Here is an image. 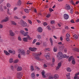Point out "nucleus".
Segmentation results:
<instances>
[{"instance_id":"1","label":"nucleus","mask_w":79,"mask_h":79,"mask_svg":"<svg viewBox=\"0 0 79 79\" xmlns=\"http://www.w3.org/2000/svg\"><path fill=\"white\" fill-rule=\"evenodd\" d=\"M41 55H42V52H40V54H36V53H34L33 54V56H34L35 57V59H36V60H39V61H41L42 60L39 58V56H40Z\"/></svg>"},{"instance_id":"2","label":"nucleus","mask_w":79,"mask_h":79,"mask_svg":"<svg viewBox=\"0 0 79 79\" xmlns=\"http://www.w3.org/2000/svg\"><path fill=\"white\" fill-rule=\"evenodd\" d=\"M20 24L22 27H26L27 26V24L26 22L23 20H21Z\"/></svg>"},{"instance_id":"3","label":"nucleus","mask_w":79,"mask_h":79,"mask_svg":"<svg viewBox=\"0 0 79 79\" xmlns=\"http://www.w3.org/2000/svg\"><path fill=\"white\" fill-rule=\"evenodd\" d=\"M29 50H27V54L31 53V52H35L36 50H37V49L35 48H32L31 47H30L29 48Z\"/></svg>"},{"instance_id":"4","label":"nucleus","mask_w":79,"mask_h":79,"mask_svg":"<svg viewBox=\"0 0 79 79\" xmlns=\"http://www.w3.org/2000/svg\"><path fill=\"white\" fill-rule=\"evenodd\" d=\"M20 32L21 34L23 35V36H27V34H28V32H26L25 33V32L23 30L20 31Z\"/></svg>"},{"instance_id":"5","label":"nucleus","mask_w":79,"mask_h":79,"mask_svg":"<svg viewBox=\"0 0 79 79\" xmlns=\"http://www.w3.org/2000/svg\"><path fill=\"white\" fill-rule=\"evenodd\" d=\"M58 57V59L60 60V58H61L62 57H63V54H62V53L61 52H59L58 53V55H57Z\"/></svg>"},{"instance_id":"6","label":"nucleus","mask_w":79,"mask_h":79,"mask_svg":"<svg viewBox=\"0 0 79 79\" xmlns=\"http://www.w3.org/2000/svg\"><path fill=\"white\" fill-rule=\"evenodd\" d=\"M19 53H21V55H25V54H26V52H25L24 50L23 51L22 50L19 49Z\"/></svg>"},{"instance_id":"7","label":"nucleus","mask_w":79,"mask_h":79,"mask_svg":"<svg viewBox=\"0 0 79 79\" xmlns=\"http://www.w3.org/2000/svg\"><path fill=\"white\" fill-rule=\"evenodd\" d=\"M65 9L67 10H71V7L68 4H66L65 7Z\"/></svg>"},{"instance_id":"8","label":"nucleus","mask_w":79,"mask_h":79,"mask_svg":"<svg viewBox=\"0 0 79 79\" xmlns=\"http://www.w3.org/2000/svg\"><path fill=\"white\" fill-rule=\"evenodd\" d=\"M37 30L38 32H40V33H41V32L43 31V29H42V28L41 27H38V28Z\"/></svg>"},{"instance_id":"9","label":"nucleus","mask_w":79,"mask_h":79,"mask_svg":"<svg viewBox=\"0 0 79 79\" xmlns=\"http://www.w3.org/2000/svg\"><path fill=\"white\" fill-rule=\"evenodd\" d=\"M64 16L65 19H68L69 18V15L67 14H64Z\"/></svg>"},{"instance_id":"10","label":"nucleus","mask_w":79,"mask_h":79,"mask_svg":"<svg viewBox=\"0 0 79 79\" xmlns=\"http://www.w3.org/2000/svg\"><path fill=\"white\" fill-rule=\"evenodd\" d=\"M17 77L18 78H21V73H18L17 74Z\"/></svg>"},{"instance_id":"11","label":"nucleus","mask_w":79,"mask_h":79,"mask_svg":"<svg viewBox=\"0 0 79 79\" xmlns=\"http://www.w3.org/2000/svg\"><path fill=\"white\" fill-rule=\"evenodd\" d=\"M35 73H32L31 74V77L32 79H35Z\"/></svg>"},{"instance_id":"12","label":"nucleus","mask_w":79,"mask_h":79,"mask_svg":"<svg viewBox=\"0 0 79 79\" xmlns=\"http://www.w3.org/2000/svg\"><path fill=\"white\" fill-rule=\"evenodd\" d=\"M9 33L10 35L12 36V37L14 36V34L13 33V31L11 30H10L9 31Z\"/></svg>"},{"instance_id":"13","label":"nucleus","mask_w":79,"mask_h":79,"mask_svg":"<svg viewBox=\"0 0 79 79\" xmlns=\"http://www.w3.org/2000/svg\"><path fill=\"white\" fill-rule=\"evenodd\" d=\"M45 57L47 60H48V59H50V53H48V54L45 56Z\"/></svg>"},{"instance_id":"14","label":"nucleus","mask_w":79,"mask_h":79,"mask_svg":"<svg viewBox=\"0 0 79 79\" xmlns=\"http://www.w3.org/2000/svg\"><path fill=\"white\" fill-rule=\"evenodd\" d=\"M18 71H21L22 70V67H18L17 69Z\"/></svg>"},{"instance_id":"15","label":"nucleus","mask_w":79,"mask_h":79,"mask_svg":"<svg viewBox=\"0 0 79 79\" xmlns=\"http://www.w3.org/2000/svg\"><path fill=\"white\" fill-rule=\"evenodd\" d=\"M41 74L43 76V77H44V78H45V77H45V72L44 71L42 72Z\"/></svg>"},{"instance_id":"16","label":"nucleus","mask_w":79,"mask_h":79,"mask_svg":"<svg viewBox=\"0 0 79 79\" xmlns=\"http://www.w3.org/2000/svg\"><path fill=\"white\" fill-rule=\"evenodd\" d=\"M4 53H5L6 55H10V53L8 52V51H6L4 50Z\"/></svg>"},{"instance_id":"17","label":"nucleus","mask_w":79,"mask_h":79,"mask_svg":"<svg viewBox=\"0 0 79 79\" xmlns=\"http://www.w3.org/2000/svg\"><path fill=\"white\" fill-rule=\"evenodd\" d=\"M74 50L75 52H79V48H75L74 49Z\"/></svg>"},{"instance_id":"18","label":"nucleus","mask_w":79,"mask_h":79,"mask_svg":"<svg viewBox=\"0 0 79 79\" xmlns=\"http://www.w3.org/2000/svg\"><path fill=\"white\" fill-rule=\"evenodd\" d=\"M24 11L26 13H29V10L27 9H25Z\"/></svg>"},{"instance_id":"19","label":"nucleus","mask_w":79,"mask_h":79,"mask_svg":"<svg viewBox=\"0 0 79 79\" xmlns=\"http://www.w3.org/2000/svg\"><path fill=\"white\" fill-rule=\"evenodd\" d=\"M8 20V18H6V19H3L2 20V23H3V22H6Z\"/></svg>"},{"instance_id":"20","label":"nucleus","mask_w":79,"mask_h":79,"mask_svg":"<svg viewBox=\"0 0 79 79\" xmlns=\"http://www.w3.org/2000/svg\"><path fill=\"white\" fill-rule=\"evenodd\" d=\"M67 71L68 72H71V69L69 67L67 68L66 69Z\"/></svg>"},{"instance_id":"21","label":"nucleus","mask_w":79,"mask_h":79,"mask_svg":"<svg viewBox=\"0 0 79 79\" xmlns=\"http://www.w3.org/2000/svg\"><path fill=\"white\" fill-rule=\"evenodd\" d=\"M59 77V76H58V75H57V74H55L54 75V78H55V79H58V78Z\"/></svg>"},{"instance_id":"22","label":"nucleus","mask_w":79,"mask_h":79,"mask_svg":"<svg viewBox=\"0 0 79 79\" xmlns=\"http://www.w3.org/2000/svg\"><path fill=\"white\" fill-rule=\"evenodd\" d=\"M23 40L24 42H27V38H24L23 39Z\"/></svg>"},{"instance_id":"23","label":"nucleus","mask_w":79,"mask_h":79,"mask_svg":"<svg viewBox=\"0 0 79 79\" xmlns=\"http://www.w3.org/2000/svg\"><path fill=\"white\" fill-rule=\"evenodd\" d=\"M73 37L75 39H78V36H77V35H74Z\"/></svg>"},{"instance_id":"24","label":"nucleus","mask_w":79,"mask_h":79,"mask_svg":"<svg viewBox=\"0 0 79 79\" xmlns=\"http://www.w3.org/2000/svg\"><path fill=\"white\" fill-rule=\"evenodd\" d=\"M73 57V56H72L69 58L68 61L69 62H70V61H71V59H72V58Z\"/></svg>"},{"instance_id":"25","label":"nucleus","mask_w":79,"mask_h":79,"mask_svg":"<svg viewBox=\"0 0 79 79\" xmlns=\"http://www.w3.org/2000/svg\"><path fill=\"white\" fill-rule=\"evenodd\" d=\"M21 0L19 1L18 2V5L19 6H20L21 5Z\"/></svg>"},{"instance_id":"26","label":"nucleus","mask_w":79,"mask_h":79,"mask_svg":"<svg viewBox=\"0 0 79 79\" xmlns=\"http://www.w3.org/2000/svg\"><path fill=\"white\" fill-rule=\"evenodd\" d=\"M70 3H71V4H72V5H73L74 6H76V4H75V3L74 2H73V0H71L70 1Z\"/></svg>"},{"instance_id":"27","label":"nucleus","mask_w":79,"mask_h":79,"mask_svg":"<svg viewBox=\"0 0 79 79\" xmlns=\"http://www.w3.org/2000/svg\"><path fill=\"white\" fill-rule=\"evenodd\" d=\"M31 71H34V66L32 65L31 66Z\"/></svg>"},{"instance_id":"28","label":"nucleus","mask_w":79,"mask_h":79,"mask_svg":"<svg viewBox=\"0 0 79 79\" xmlns=\"http://www.w3.org/2000/svg\"><path fill=\"white\" fill-rule=\"evenodd\" d=\"M54 52H57V48L56 47H54L53 48Z\"/></svg>"},{"instance_id":"29","label":"nucleus","mask_w":79,"mask_h":79,"mask_svg":"<svg viewBox=\"0 0 79 79\" xmlns=\"http://www.w3.org/2000/svg\"><path fill=\"white\" fill-rule=\"evenodd\" d=\"M11 22L12 23V24H13V25H14L15 26H16V23L15 22L11 21Z\"/></svg>"},{"instance_id":"30","label":"nucleus","mask_w":79,"mask_h":79,"mask_svg":"<svg viewBox=\"0 0 79 79\" xmlns=\"http://www.w3.org/2000/svg\"><path fill=\"white\" fill-rule=\"evenodd\" d=\"M9 63H13V59H10L9 60Z\"/></svg>"},{"instance_id":"31","label":"nucleus","mask_w":79,"mask_h":79,"mask_svg":"<svg viewBox=\"0 0 79 79\" xmlns=\"http://www.w3.org/2000/svg\"><path fill=\"white\" fill-rule=\"evenodd\" d=\"M72 63L73 64H76V61L74 60H72Z\"/></svg>"},{"instance_id":"32","label":"nucleus","mask_w":79,"mask_h":79,"mask_svg":"<svg viewBox=\"0 0 79 79\" xmlns=\"http://www.w3.org/2000/svg\"><path fill=\"white\" fill-rule=\"evenodd\" d=\"M49 40L50 42L51 43L52 45H53V41L52 40V39L51 38H50Z\"/></svg>"},{"instance_id":"33","label":"nucleus","mask_w":79,"mask_h":79,"mask_svg":"<svg viewBox=\"0 0 79 79\" xmlns=\"http://www.w3.org/2000/svg\"><path fill=\"white\" fill-rule=\"evenodd\" d=\"M54 77H52V75H50L49 76V77H48L49 79H53Z\"/></svg>"},{"instance_id":"34","label":"nucleus","mask_w":79,"mask_h":79,"mask_svg":"<svg viewBox=\"0 0 79 79\" xmlns=\"http://www.w3.org/2000/svg\"><path fill=\"white\" fill-rule=\"evenodd\" d=\"M36 41H37V39H35L34 40L33 42L32 43V44H35V43Z\"/></svg>"},{"instance_id":"35","label":"nucleus","mask_w":79,"mask_h":79,"mask_svg":"<svg viewBox=\"0 0 79 79\" xmlns=\"http://www.w3.org/2000/svg\"><path fill=\"white\" fill-rule=\"evenodd\" d=\"M49 10L50 12H52V11H54V10L52 8H49Z\"/></svg>"},{"instance_id":"36","label":"nucleus","mask_w":79,"mask_h":79,"mask_svg":"<svg viewBox=\"0 0 79 79\" xmlns=\"http://www.w3.org/2000/svg\"><path fill=\"white\" fill-rule=\"evenodd\" d=\"M7 5V7H8V8H10V4L9 3H7L6 4Z\"/></svg>"},{"instance_id":"37","label":"nucleus","mask_w":79,"mask_h":79,"mask_svg":"<svg viewBox=\"0 0 79 79\" xmlns=\"http://www.w3.org/2000/svg\"><path fill=\"white\" fill-rule=\"evenodd\" d=\"M28 23H29V24H32V21H31V20H28Z\"/></svg>"},{"instance_id":"38","label":"nucleus","mask_w":79,"mask_h":79,"mask_svg":"<svg viewBox=\"0 0 79 79\" xmlns=\"http://www.w3.org/2000/svg\"><path fill=\"white\" fill-rule=\"evenodd\" d=\"M58 66L60 67L61 66V62H60L58 63Z\"/></svg>"},{"instance_id":"39","label":"nucleus","mask_w":79,"mask_h":79,"mask_svg":"<svg viewBox=\"0 0 79 79\" xmlns=\"http://www.w3.org/2000/svg\"><path fill=\"white\" fill-rule=\"evenodd\" d=\"M43 24L44 26H47V23L46 22H44L43 23Z\"/></svg>"},{"instance_id":"40","label":"nucleus","mask_w":79,"mask_h":79,"mask_svg":"<svg viewBox=\"0 0 79 79\" xmlns=\"http://www.w3.org/2000/svg\"><path fill=\"white\" fill-rule=\"evenodd\" d=\"M70 36V35H69V34L67 33L66 34V37H67V38H69V37Z\"/></svg>"},{"instance_id":"41","label":"nucleus","mask_w":79,"mask_h":79,"mask_svg":"<svg viewBox=\"0 0 79 79\" xmlns=\"http://www.w3.org/2000/svg\"><path fill=\"white\" fill-rule=\"evenodd\" d=\"M67 57V56L66 54H64V55H63V56L62 57V58H66Z\"/></svg>"},{"instance_id":"42","label":"nucleus","mask_w":79,"mask_h":79,"mask_svg":"<svg viewBox=\"0 0 79 79\" xmlns=\"http://www.w3.org/2000/svg\"><path fill=\"white\" fill-rule=\"evenodd\" d=\"M37 38L38 39H41V36H40V35H38L37 36Z\"/></svg>"},{"instance_id":"43","label":"nucleus","mask_w":79,"mask_h":79,"mask_svg":"<svg viewBox=\"0 0 79 79\" xmlns=\"http://www.w3.org/2000/svg\"><path fill=\"white\" fill-rule=\"evenodd\" d=\"M71 23H75V22H74V20L73 19L71 20L70 21Z\"/></svg>"},{"instance_id":"44","label":"nucleus","mask_w":79,"mask_h":79,"mask_svg":"<svg viewBox=\"0 0 79 79\" xmlns=\"http://www.w3.org/2000/svg\"><path fill=\"white\" fill-rule=\"evenodd\" d=\"M18 40H20V41H21L22 39H21V37L19 36L18 37Z\"/></svg>"},{"instance_id":"45","label":"nucleus","mask_w":79,"mask_h":79,"mask_svg":"<svg viewBox=\"0 0 79 79\" xmlns=\"http://www.w3.org/2000/svg\"><path fill=\"white\" fill-rule=\"evenodd\" d=\"M18 61H19V60H16L15 61L14 63H17Z\"/></svg>"},{"instance_id":"46","label":"nucleus","mask_w":79,"mask_h":79,"mask_svg":"<svg viewBox=\"0 0 79 79\" xmlns=\"http://www.w3.org/2000/svg\"><path fill=\"white\" fill-rule=\"evenodd\" d=\"M27 37L28 38L29 40H31L32 39H31V37L29 36V35H27Z\"/></svg>"},{"instance_id":"47","label":"nucleus","mask_w":79,"mask_h":79,"mask_svg":"<svg viewBox=\"0 0 79 79\" xmlns=\"http://www.w3.org/2000/svg\"><path fill=\"white\" fill-rule=\"evenodd\" d=\"M66 40L67 41V42H69L70 40H69V38H66Z\"/></svg>"},{"instance_id":"48","label":"nucleus","mask_w":79,"mask_h":79,"mask_svg":"<svg viewBox=\"0 0 79 79\" xmlns=\"http://www.w3.org/2000/svg\"><path fill=\"white\" fill-rule=\"evenodd\" d=\"M78 78H79V77H78V76H75L74 77V79H78Z\"/></svg>"},{"instance_id":"49","label":"nucleus","mask_w":79,"mask_h":79,"mask_svg":"<svg viewBox=\"0 0 79 79\" xmlns=\"http://www.w3.org/2000/svg\"><path fill=\"white\" fill-rule=\"evenodd\" d=\"M40 43L39 42H37L36 43V45H40Z\"/></svg>"},{"instance_id":"50","label":"nucleus","mask_w":79,"mask_h":79,"mask_svg":"<svg viewBox=\"0 0 79 79\" xmlns=\"http://www.w3.org/2000/svg\"><path fill=\"white\" fill-rule=\"evenodd\" d=\"M49 16H50V14H48L46 16V17L48 18H49Z\"/></svg>"},{"instance_id":"51","label":"nucleus","mask_w":79,"mask_h":79,"mask_svg":"<svg viewBox=\"0 0 79 79\" xmlns=\"http://www.w3.org/2000/svg\"><path fill=\"white\" fill-rule=\"evenodd\" d=\"M8 52H9V53H13V51H11V50H9L8 51Z\"/></svg>"},{"instance_id":"52","label":"nucleus","mask_w":79,"mask_h":79,"mask_svg":"<svg viewBox=\"0 0 79 79\" xmlns=\"http://www.w3.org/2000/svg\"><path fill=\"white\" fill-rule=\"evenodd\" d=\"M60 68V67L58 66L56 68V70H58V69H59Z\"/></svg>"},{"instance_id":"53","label":"nucleus","mask_w":79,"mask_h":79,"mask_svg":"<svg viewBox=\"0 0 79 79\" xmlns=\"http://www.w3.org/2000/svg\"><path fill=\"white\" fill-rule=\"evenodd\" d=\"M14 18H15V19H19L18 17L16 16H14Z\"/></svg>"},{"instance_id":"54","label":"nucleus","mask_w":79,"mask_h":79,"mask_svg":"<svg viewBox=\"0 0 79 79\" xmlns=\"http://www.w3.org/2000/svg\"><path fill=\"white\" fill-rule=\"evenodd\" d=\"M70 76V73H69L66 74V76L68 77V76Z\"/></svg>"},{"instance_id":"55","label":"nucleus","mask_w":79,"mask_h":79,"mask_svg":"<svg viewBox=\"0 0 79 79\" xmlns=\"http://www.w3.org/2000/svg\"><path fill=\"white\" fill-rule=\"evenodd\" d=\"M63 46H60L59 47V48H60L61 50H63Z\"/></svg>"},{"instance_id":"56","label":"nucleus","mask_w":79,"mask_h":79,"mask_svg":"<svg viewBox=\"0 0 79 79\" xmlns=\"http://www.w3.org/2000/svg\"><path fill=\"white\" fill-rule=\"evenodd\" d=\"M51 23L52 24H54L55 23V22L54 21H51Z\"/></svg>"},{"instance_id":"57","label":"nucleus","mask_w":79,"mask_h":79,"mask_svg":"<svg viewBox=\"0 0 79 79\" xmlns=\"http://www.w3.org/2000/svg\"><path fill=\"white\" fill-rule=\"evenodd\" d=\"M70 13H73V9H71V10H70Z\"/></svg>"},{"instance_id":"58","label":"nucleus","mask_w":79,"mask_h":79,"mask_svg":"<svg viewBox=\"0 0 79 79\" xmlns=\"http://www.w3.org/2000/svg\"><path fill=\"white\" fill-rule=\"evenodd\" d=\"M44 68H47V65L46 64H44Z\"/></svg>"},{"instance_id":"59","label":"nucleus","mask_w":79,"mask_h":79,"mask_svg":"<svg viewBox=\"0 0 79 79\" xmlns=\"http://www.w3.org/2000/svg\"><path fill=\"white\" fill-rule=\"evenodd\" d=\"M0 28H1V29L3 28V25L0 24Z\"/></svg>"},{"instance_id":"60","label":"nucleus","mask_w":79,"mask_h":79,"mask_svg":"<svg viewBox=\"0 0 79 79\" xmlns=\"http://www.w3.org/2000/svg\"><path fill=\"white\" fill-rule=\"evenodd\" d=\"M35 68H36V69H38V70H39L40 69L39 68V67H38L37 66H35Z\"/></svg>"},{"instance_id":"61","label":"nucleus","mask_w":79,"mask_h":79,"mask_svg":"<svg viewBox=\"0 0 79 79\" xmlns=\"http://www.w3.org/2000/svg\"><path fill=\"white\" fill-rule=\"evenodd\" d=\"M10 67H11V69H12V70H13L14 69L13 66V65H11L10 66Z\"/></svg>"},{"instance_id":"62","label":"nucleus","mask_w":79,"mask_h":79,"mask_svg":"<svg viewBox=\"0 0 79 79\" xmlns=\"http://www.w3.org/2000/svg\"><path fill=\"white\" fill-rule=\"evenodd\" d=\"M21 54H19L18 55V58H21Z\"/></svg>"},{"instance_id":"63","label":"nucleus","mask_w":79,"mask_h":79,"mask_svg":"<svg viewBox=\"0 0 79 79\" xmlns=\"http://www.w3.org/2000/svg\"><path fill=\"white\" fill-rule=\"evenodd\" d=\"M76 21L77 23H78V22H79V19H78L76 20Z\"/></svg>"},{"instance_id":"64","label":"nucleus","mask_w":79,"mask_h":79,"mask_svg":"<svg viewBox=\"0 0 79 79\" xmlns=\"http://www.w3.org/2000/svg\"><path fill=\"white\" fill-rule=\"evenodd\" d=\"M78 75H79V72L75 74V76H78Z\"/></svg>"}]
</instances>
